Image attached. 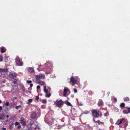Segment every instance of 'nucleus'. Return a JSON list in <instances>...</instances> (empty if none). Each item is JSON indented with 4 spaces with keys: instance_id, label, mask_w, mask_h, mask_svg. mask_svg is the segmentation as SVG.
I'll return each mask as SVG.
<instances>
[{
    "instance_id": "obj_21",
    "label": "nucleus",
    "mask_w": 130,
    "mask_h": 130,
    "mask_svg": "<svg viewBox=\"0 0 130 130\" xmlns=\"http://www.w3.org/2000/svg\"><path fill=\"white\" fill-rule=\"evenodd\" d=\"M98 123L99 124V125L104 123L103 122H100L99 120H98L97 121H96L95 123Z\"/></svg>"
},
{
    "instance_id": "obj_51",
    "label": "nucleus",
    "mask_w": 130,
    "mask_h": 130,
    "mask_svg": "<svg viewBox=\"0 0 130 130\" xmlns=\"http://www.w3.org/2000/svg\"><path fill=\"white\" fill-rule=\"evenodd\" d=\"M53 120H54V119H53Z\"/></svg>"
},
{
    "instance_id": "obj_41",
    "label": "nucleus",
    "mask_w": 130,
    "mask_h": 130,
    "mask_svg": "<svg viewBox=\"0 0 130 130\" xmlns=\"http://www.w3.org/2000/svg\"><path fill=\"white\" fill-rule=\"evenodd\" d=\"M21 126L20 125L18 126V128L19 129L20 128H21Z\"/></svg>"
},
{
    "instance_id": "obj_11",
    "label": "nucleus",
    "mask_w": 130,
    "mask_h": 130,
    "mask_svg": "<svg viewBox=\"0 0 130 130\" xmlns=\"http://www.w3.org/2000/svg\"><path fill=\"white\" fill-rule=\"evenodd\" d=\"M36 115L35 112H33L31 115L30 117L32 119H34L36 118Z\"/></svg>"
},
{
    "instance_id": "obj_31",
    "label": "nucleus",
    "mask_w": 130,
    "mask_h": 130,
    "mask_svg": "<svg viewBox=\"0 0 130 130\" xmlns=\"http://www.w3.org/2000/svg\"><path fill=\"white\" fill-rule=\"evenodd\" d=\"M19 123L18 122H16L15 123V125H19Z\"/></svg>"
},
{
    "instance_id": "obj_42",
    "label": "nucleus",
    "mask_w": 130,
    "mask_h": 130,
    "mask_svg": "<svg viewBox=\"0 0 130 130\" xmlns=\"http://www.w3.org/2000/svg\"><path fill=\"white\" fill-rule=\"evenodd\" d=\"M2 129L3 130H6V129L4 127H3L2 128Z\"/></svg>"
},
{
    "instance_id": "obj_12",
    "label": "nucleus",
    "mask_w": 130,
    "mask_h": 130,
    "mask_svg": "<svg viewBox=\"0 0 130 130\" xmlns=\"http://www.w3.org/2000/svg\"><path fill=\"white\" fill-rule=\"evenodd\" d=\"M20 121L21 124L23 126H25L26 123L24 121V118H22L20 119Z\"/></svg>"
},
{
    "instance_id": "obj_49",
    "label": "nucleus",
    "mask_w": 130,
    "mask_h": 130,
    "mask_svg": "<svg viewBox=\"0 0 130 130\" xmlns=\"http://www.w3.org/2000/svg\"><path fill=\"white\" fill-rule=\"evenodd\" d=\"M79 105H82V104H80Z\"/></svg>"
},
{
    "instance_id": "obj_6",
    "label": "nucleus",
    "mask_w": 130,
    "mask_h": 130,
    "mask_svg": "<svg viewBox=\"0 0 130 130\" xmlns=\"http://www.w3.org/2000/svg\"><path fill=\"white\" fill-rule=\"evenodd\" d=\"M17 75V74L15 72H10L8 76L10 78L14 79L16 77Z\"/></svg>"
},
{
    "instance_id": "obj_23",
    "label": "nucleus",
    "mask_w": 130,
    "mask_h": 130,
    "mask_svg": "<svg viewBox=\"0 0 130 130\" xmlns=\"http://www.w3.org/2000/svg\"><path fill=\"white\" fill-rule=\"evenodd\" d=\"M32 101V99H29L28 100L27 103L28 104H30Z\"/></svg>"
},
{
    "instance_id": "obj_8",
    "label": "nucleus",
    "mask_w": 130,
    "mask_h": 130,
    "mask_svg": "<svg viewBox=\"0 0 130 130\" xmlns=\"http://www.w3.org/2000/svg\"><path fill=\"white\" fill-rule=\"evenodd\" d=\"M123 112L125 114L130 113V107H124L123 109Z\"/></svg>"
},
{
    "instance_id": "obj_30",
    "label": "nucleus",
    "mask_w": 130,
    "mask_h": 130,
    "mask_svg": "<svg viewBox=\"0 0 130 130\" xmlns=\"http://www.w3.org/2000/svg\"><path fill=\"white\" fill-rule=\"evenodd\" d=\"M39 99V98L38 96H36V98H35V100H38Z\"/></svg>"
},
{
    "instance_id": "obj_32",
    "label": "nucleus",
    "mask_w": 130,
    "mask_h": 130,
    "mask_svg": "<svg viewBox=\"0 0 130 130\" xmlns=\"http://www.w3.org/2000/svg\"><path fill=\"white\" fill-rule=\"evenodd\" d=\"M113 100L116 102L117 101V99L116 98H114L113 99Z\"/></svg>"
},
{
    "instance_id": "obj_9",
    "label": "nucleus",
    "mask_w": 130,
    "mask_h": 130,
    "mask_svg": "<svg viewBox=\"0 0 130 130\" xmlns=\"http://www.w3.org/2000/svg\"><path fill=\"white\" fill-rule=\"evenodd\" d=\"M70 90L67 87H65L64 88L63 91V96L65 97L66 96L67 92L69 91Z\"/></svg>"
},
{
    "instance_id": "obj_26",
    "label": "nucleus",
    "mask_w": 130,
    "mask_h": 130,
    "mask_svg": "<svg viewBox=\"0 0 130 130\" xmlns=\"http://www.w3.org/2000/svg\"><path fill=\"white\" fill-rule=\"evenodd\" d=\"M3 57L2 56H0V61H3Z\"/></svg>"
},
{
    "instance_id": "obj_39",
    "label": "nucleus",
    "mask_w": 130,
    "mask_h": 130,
    "mask_svg": "<svg viewBox=\"0 0 130 130\" xmlns=\"http://www.w3.org/2000/svg\"><path fill=\"white\" fill-rule=\"evenodd\" d=\"M19 106H16L15 107V108L17 109H18V107H19Z\"/></svg>"
},
{
    "instance_id": "obj_33",
    "label": "nucleus",
    "mask_w": 130,
    "mask_h": 130,
    "mask_svg": "<svg viewBox=\"0 0 130 130\" xmlns=\"http://www.w3.org/2000/svg\"><path fill=\"white\" fill-rule=\"evenodd\" d=\"M37 89H40V86H37Z\"/></svg>"
},
{
    "instance_id": "obj_5",
    "label": "nucleus",
    "mask_w": 130,
    "mask_h": 130,
    "mask_svg": "<svg viewBox=\"0 0 130 130\" xmlns=\"http://www.w3.org/2000/svg\"><path fill=\"white\" fill-rule=\"evenodd\" d=\"M70 81L69 82L71 83L72 86H74L75 84H76L77 83V80L75 79L74 77L72 76L70 78Z\"/></svg>"
},
{
    "instance_id": "obj_7",
    "label": "nucleus",
    "mask_w": 130,
    "mask_h": 130,
    "mask_svg": "<svg viewBox=\"0 0 130 130\" xmlns=\"http://www.w3.org/2000/svg\"><path fill=\"white\" fill-rule=\"evenodd\" d=\"M45 77V76L43 74H40L38 75H36V81H38V80L40 79H43Z\"/></svg>"
},
{
    "instance_id": "obj_45",
    "label": "nucleus",
    "mask_w": 130,
    "mask_h": 130,
    "mask_svg": "<svg viewBox=\"0 0 130 130\" xmlns=\"http://www.w3.org/2000/svg\"><path fill=\"white\" fill-rule=\"evenodd\" d=\"M2 102L0 100V103H2Z\"/></svg>"
},
{
    "instance_id": "obj_47",
    "label": "nucleus",
    "mask_w": 130,
    "mask_h": 130,
    "mask_svg": "<svg viewBox=\"0 0 130 130\" xmlns=\"http://www.w3.org/2000/svg\"><path fill=\"white\" fill-rule=\"evenodd\" d=\"M1 119H2V118H1V117H0V120Z\"/></svg>"
},
{
    "instance_id": "obj_3",
    "label": "nucleus",
    "mask_w": 130,
    "mask_h": 130,
    "mask_svg": "<svg viewBox=\"0 0 130 130\" xmlns=\"http://www.w3.org/2000/svg\"><path fill=\"white\" fill-rule=\"evenodd\" d=\"M54 104L56 106L61 108L64 104V102L61 99L59 100L58 99L54 101Z\"/></svg>"
},
{
    "instance_id": "obj_48",
    "label": "nucleus",
    "mask_w": 130,
    "mask_h": 130,
    "mask_svg": "<svg viewBox=\"0 0 130 130\" xmlns=\"http://www.w3.org/2000/svg\"><path fill=\"white\" fill-rule=\"evenodd\" d=\"M29 93H31V92L30 91H29Z\"/></svg>"
},
{
    "instance_id": "obj_36",
    "label": "nucleus",
    "mask_w": 130,
    "mask_h": 130,
    "mask_svg": "<svg viewBox=\"0 0 130 130\" xmlns=\"http://www.w3.org/2000/svg\"><path fill=\"white\" fill-rule=\"evenodd\" d=\"M104 115L105 116H106L108 115L107 113H104Z\"/></svg>"
},
{
    "instance_id": "obj_29",
    "label": "nucleus",
    "mask_w": 130,
    "mask_h": 130,
    "mask_svg": "<svg viewBox=\"0 0 130 130\" xmlns=\"http://www.w3.org/2000/svg\"><path fill=\"white\" fill-rule=\"evenodd\" d=\"M74 91L75 93H76L77 92V90L76 89H74L73 90Z\"/></svg>"
},
{
    "instance_id": "obj_38",
    "label": "nucleus",
    "mask_w": 130,
    "mask_h": 130,
    "mask_svg": "<svg viewBox=\"0 0 130 130\" xmlns=\"http://www.w3.org/2000/svg\"><path fill=\"white\" fill-rule=\"evenodd\" d=\"M93 117V121L95 123V122L96 121H95V120H94V118H94V117Z\"/></svg>"
},
{
    "instance_id": "obj_4",
    "label": "nucleus",
    "mask_w": 130,
    "mask_h": 130,
    "mask_svg": "<svg viewBox=\"0 0 130 130\" xmlns=\"http://www.w3.org/2000/svg\"><path fill=\"white\" fill-rule=\"evenodd\" d=\"M15 62L18 66H22L23 64V63L22 61V60H21L20 58L18 57H17L15 58Z\"/></svg>"
},
{
    "instance_id": "obj_27",
    "label": "nucleus",
    "mask_w": 130,
    "mask_h": 130,
    "mask_svg": "<svg viewBox=\"0 0 130 130\" xmlns=\"http://www.w3.org/2000/svg\"><path fill=\"white\" fill-rule=\"evenodd\" d=\"M32 82V81L30 80H27V82L28 83H31Z\"/></svg>"
},
{
    "instance_id": "obj_20",
    "label": "nucleus",
    "mask_w": 130,
    "mask_h": 130,
    "mask_svg": "<svg viewBox=\"0 0 130 130\" xmlns=\"http://www.w3.org/2000/svg\"><path fill=\"white\" fill-rule=\"evenodd\" d=\"M125 106V104L123 103H121L120 105V107L121 108L124 107Z\"/></svg>"
},
{
    "instance_id": "obj_28",
    "label": "nucleus",
    "mask_w": 130,
    "mask_h": 130,
    "mask_svg": "<svg viewBox=\"0 0 130 130\" xmlns=\"http://www.w3.org/2000/svg\"><path fill=\"white\" fill-rule=\"evenodd\" d=\"M5 105L7 106H9V102H6Z\"/></svg>"
},
{
    "instance_id": "obj_10",
    "label": "nucleus",
    "mask_w": 130,
    "mask_h": 130,
    "mask_svg": "<svg viewBox=\"0 0 130 130\" xmlns=\"http://www.w3.org/2000/svg\"><path fill=\"white\" fill-rule=\"evenodd\" d=\"M123 120V118H122V119H119L116 123L115 124L118 125L121 124Z\"/></svg>"
},
{
    "instance_id": "obj_1",
    "label": "nucleus",
    "mask_w": 130,
    "mask_h": 130,
    "mask_svg": "<svg viewBox=\"0 0 130 130\" xmlns=\"http://www.w3.org/2000/svg\"><path fill=\"white\" fill-rule=\"evenodd\" d=\"M92 115L94 118H101L102 115L101 112L98 109H93L91 110Z\"/></svg>"
},
{
    "instance_id": "obj_14",
    "label": "nucleus",
    "mask_w": 130,
    "mask_h": 130,
    "mask_svg": "<svg viewBox=\"0 0 130 130\" xmlns=\"http://www.w3.org/2000/svg\"><path fill=\"white\" fill-rule=\"evenodd\" d=\"M6 50L5 48L3 47L1 48V52L2 53H4L6 51Z\"/></svg>"
},
{
    "instance_id": "obj_22",
    "label": "nucleus",
    "mask_w": 130,
    "mask_h": 130,
    "mask_svg": "<svg viewBox=\"0 0 130 130\" xmlns=\"http://www.w3.org/2000/svg\"><path fill=\"white\" fill-rule=\"evenodd\" d=\"M123 99H124V101H129V99L128 97H127L125 98H124Z\"/></svg>"
},
{
    "instance_id": "obj_15",
    "label": "nucleus",
    "mask_w": 130,
    "mask_h": 130,
    "mask_svg": "<svg viewBox=\"0 0 130 130\" xmlns=\"http://www.w3.org/2000/svg\"><path fill=\"white\" fill-rule=\"evenodd\" d=\"M28 71L30 73H32L34 71L33 68L31 67H29L28 69Z\"/></svg>"
},
{
    "instance_id": "obj_13",
    "label": "nucleus",
    "mask_w": 130,
    "mask_h": 130,
    "mask_svg": "<svg viewBox=\"0 0 130 130\" xmlns=\"http://www.w3.org/2000/svg\"><path fill=\"white\" fill-rule=\"evenodd\" d=\"M103 103L102 100L101 99H100L99 100L98 105L99 106H101L103 105Z\"/></svg>"
},
{
    "instance_id": "obj_50",
    "label": "nucleus",
    "mask_w": 130,
    "mask_h": 130,
    "mask_svg": "<svg viewBox=\"0 0 130 130\" xmlns=\"http://www.w3.org/2000/svg\"><path fill=\"white\" fill-rule=\"evenodd\" d=\"M19 112H20V110H19Z\"/></svg>"
},
{
    "instance_id": "obj_2",
    "label": "nucleus",
    "mask_w": 130,
    "mask_h": 130,
    "mask_svg": "<svg viewBox=\"0 0 130 130\" xmlns=\"http://www.w3.org/2000/svg\"><path fill=\"white\" fill-rule=\"evenodd\" d=\"M51 89L48 86H44V87L43 91L46 93L45 96L48 98L51 96V94L50 93Z\"/></svg>"
},
{
    "instance_id": "obj_46",
    "label": "nucleus",
    "mask_w": 130,
    "mask_h": 130,
    "mask_svg": "<svg viewBox=\"0 0 130 130\" xmlns=\"http://www.w3.org/2000/svg\"><path fill=\"white\" fill-rule=\"evenodd\" d=\"M110 92H107V93L108 94H110Z\"/></svg>"
},
{
    "instance_id": "obj_25",
    "label": "nucleus",
    "mask_w": 130,
    "mask_h": 130,
    "mask_svg": "<svg viewBox=\"0 0 130 130\" xmlns=\"http://www.w3.org/2000/svg\"><path fill=\"white\" fill-rule=\"evenodd\" d=\"M42 102L44 104H46L47 103V101L45 100H42Z\"/></svg>"
},
{
    "instance_id": "obj_35",
    "label": "nucleus",
    "mask_w": 130,
    "mask_h": 130,
    "mask_svg": "<svg viewBox=\"0 0 130 130\" xmlns=\"http://www.w3.org/2000/svg\"><path fill=\"white\" fill-rule=\"evenodd\" d=\"M8 71V70H2V71H4V72H7Z\"/></svg>"
},
{
    "instance_id": "obj_40",
    "label": "nucleus",
    "mask_w": 130,
    "mask_h": 130,
    "mask_svg": "<svg viewBox=\"0 0 130 130\" xmlns=\"http://www.w3.org/2000/svg\"><path fill=\"white\" fill-rule=\"evenodd\" d=\"M9 126H10V128L11 129V127H12V125L11 124V125H10Z\"/></svg>"
},
{
    "instance_id": "obj_37",
    "label": "nucleus",
    "mask_w": 130,
    "mask_h": 130,
    "mask_svg": "<svg viewBox=\"0 0 130 130\" xmlns=\"http://www.w3.org/2000/svg\"><path fill=\"white\" fill-rule=\"evenodd\" d=\"M33 85L32 84H30V87H32Z\"/></svg>"
},
{
    "instance_id": "obj_43",
    "label": "nucleus",
    "mask_w": 130,
    "mask_h": 130,
    "mask_svg": "<svg viewBox=\"0 0 130 130\" xmlns=\"http://www.w3.org/2000/svg\"><path fill=\"white\" fill-rule=\"evenodd\" d=\"M71 97H72V98H73L74 97V96L73 95H71Z\"/></svg>"
},
{
    "instance_id": "obj_19",
    "label": "nucleus",
    "mask_w": 130,
    "mask_h": 130,
    "mask_svg": "<svg viewBox=\"0 0 130 130\" xmlns=\"http://www.w3.org/2000/svg\"><path fill=\"white\" fill-rule=\"evenodd\" d=\"M6 116V115L5 114H2L1 115V117L2 118V120H4L5 119V117Z\"/></svg>"
},
{
    "instance_id": "obj_18",
    "label": "nucleus",
    "mask_w": 130,
    "mask_h": 130,
    "mask_svg": "<svg viewBox=\"0 0 130 130\" xmlns=\"http://www.w3.org/2000/svg\"><path fill=\"white\" fill-rule=\"evenodd\" d=\"M64 103H65V104H66V105H67L68 106H72V105H71V104L70 103L67 101H66L64 102Z\"/></svg>"
},
{
    "instance_id": "obj_17",
    "label": "nucleus",
    "mask_w": 130,
    "mask_h": 130,
    "mask_svg": "<svg viewBox=\"0 0 130 130\" xmlns=\"http://www.w3.org/2000/svg\"><path fill=\"white\" fill-rule=\"evenodd\" d=\"M38 65L39 66V67L37 68V70L39 71H40L43 70L42 68H41V67L42 66V65L40 64H38Z\"/></svg>"
},
{
    "instance_id": "obj_24",
    "label": "nucleus",
    "mask_w": 130,
    "mask_h": 130,
    "mask_svg": "<svg viewBox=\"0 0 130 130\" xmlns=\"http://www.w3.org/2000/svg\"><path fill=\"white\" fill-rule=\"evenodd\" d=\"M17 80L16 79H14V81H13L12 82V83H14V84H15L16 83H17Z\"/></svg>"
},
{
    "instance_id": "obj_34",
    "label": "nucleus",
    "mask_w": 130,
    "mask_h": 130,
    "mask_svg": "<svg viewBox=\"0 0 130 130\" xmlns=\"http://www.w3.org/2000/svg\"><path fill=\"white\" fill-rule=\"evenodd\" d=\"M2 106H0V112H1L2 110Z\"/></svg>"
},
{
    "instance_id": "obj_44",
    "label": "nucleus",
    "mask_w": 130,
    "mask_h": 130,
    "mask_svg": "<svg viewBox=\"0 0 130 130\" xmlns=\"http://www.w3.org/2000/svg\"><path fill=\"white\" fill-rule=\"evenodd\" d=\"M6 116L7 118H8L9 117V116L8 115H7Z\"/></svg>"
},
{
    "instance_id": "obj_16",
    "label": "nucleus",
    "mask_w": 130,
    "mask_h": 130,
    "mask_svg": "<svg viewBox=\"0 0 130 130\" xmlns=\"http://www.w3.org/2000/svg\"><path fill=\"white\" fill-rule=\"evenodd\" d=\"M40 85H44V82L40 80H38V81H36Z\"/></svg>"
}]
</instances>
